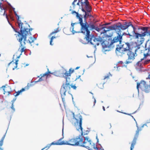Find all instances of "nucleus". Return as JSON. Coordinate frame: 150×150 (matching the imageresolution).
<instances>
[{"label": "nucleus", "mask_w": 150, "mask_h": 150, "mask_svg": "<svg viewBox=\"0 0 150 150\" xmlns=\"http://www.w3.org/2000/svg\"><path fill=\"white\" fill-rule=\"evenodd\" d=\"M96 139H97V142H98V139L97 138V137H96Z\"/></svg>", "instance_id": "nucleus-60"}, {"label": "nucleus", "mask_w": 150, "mask_h": 150, "mask_svg": "<svg viewBox=\"0 0 150 150\" xmlns=\"http://www.w3.org/2000/svg\"><path fill=\"white\" fill-rule=\"evenodd\" d=\"M93 98L94 100L93 106H94L95 105V104L96 103V100L95 98L94 97V96H93Z\"/></svg>", "instance_id": "nucleus-41"}, {"label": "nucleus", "mask_w": 150, "mask_h": 150, "mask_svg": "<svg viewBox=\"0 0 150 150\" xmlns=\"http://www.w3.org/2000/svg\"><path fill=\"white\" fill-rule=\"evenodd\" d=\"M120 63L122 64L123 63V62L122 61H119V62H118L117 63L116 66L117 70H118V68L119 67V66H118L117 65Z\"/></svg>", "instance_id": "nucleus-31"}, {"label": "nucleus", "mask_w": 150, "mask_h": 150, "mask_svg": "<svg viewBox=\"0 0 150 150\" xmlns=\"http://www.w3.org/2000/svg\"><path fill=\"white\" fill-rule=\"evenodd\" d=\"M66 81L65 83H63L62 86L63 88H64L66 91L69 90L70 89V78L69 77H66Z\"/></svg>", "instance_id": "nucleus-13"}, {"label": "nucleus", "mask_w": 150, "mask_h": 150, "mask_svg": "<svg viewBox=\"0 0 150 150\" xmlns=\"http://www.w3.org/2000/svg\"><path fill=\"white\" fill-rule=\"evenodd\" d=\"M71 87L72 88H73L74 89H76V87L75 85L74 86H71Z\"/></svg>", "instance_id": "nucleus-45"}, {"label": "nucleus", "mask_w": 150, "mask_h": 150, "mask_svg": "<svg viewBox=\"0 0 150 150\" xmlns=\"http://www.w3.org/2000/svg\"><path fill=\"white\" fill-rule=\"evenodd\" d=\"M127 55L128 56V59L125 62L126 64H129L132 62L130 60H133L135 59V55L134 53L129 50L128 51Z\"/></svg>", "instance_id": "nucleus-12"}, {"label": "nucleus", "mask_w": 150, "mask_h": 150, "mask_svg": "<svg viewBox=\"0 0 150 150\" xmlns=\"http://www.w3.org/2000/svg\"><path fill=\"white\" fill-rule=\"evenodd\" d=\"M145 125H146V124H144L141 127V128L142 129L144 127V126Z\"/></svg>", "instance_id": "nucleus-51"}, {"label": "nucleus", "mask_w": 150, "mask_h": 150, "mask_svg": "<svg viewBox=\"0 0 150 150\" xmlns=\"http://www.w3.org/2000/svg\"><path fill=\"white\" fill-rule=\"evenodd\" d=\"M150 29H148L146 31V34L145 35V36H150V28H149Z\"/></svg>", "instance_id": "nucleus-29"}, {"label": "nucleus", "mask_w": 150, "mask_h": 150, "mask_svg": "<svg viewBox=\"0 0 150 150\" xmlns=\"http://www.w3.org/2000/svg\"><path fill=\"white\" fill-rule=\"evenodd\" d=\"M132 25V23L130 22H125L122 24L119 22L116 24H114V26L112 28L116 32H120L121 30H122L127 29L128 28Z\"/></svg>", "instance_id": "nucleus-6"}, {"label": "nucleus", "mask_w": 150, "mask_h": 150, "mask_svg": "<svg viewBox=\"0 0 150 150\" xmlns=\"http://www.w3.org/2000/svg\"><path fill=\"white\" fill-rule=\"evenodd\" d=\"M6 18L9 23L11 26L14 31L18 33V37L19 42L20 43V47H22L23 45L25 44V41L26 40V37L29 36L31 35V34L30 31L33 30L32 28H25L23 27V24H21L20 26H18L20 29V32L17 31V29L15 28L14 27L11 25L10 22L9 21L8 18L7 14H6Z\"/></svg>", "instance_id": "nucleus-2"}, {"label": "nucleus", "mask_w": 150, "mask_h": 150, "mask_svg": "<svg viewBox=\"0 0 150 150\" xmlns=\"http://www.w3.org/2000/svg\"><path fill=\"white\" fill-rule=\"evenodd\" d=\"M128 35L129 36V38H132L133 37V35H131L129 33H123L122 34V35H122V36L123 35Z\"/></svg>", "instance_id": "nucleus-26"}, {"label": "nucleus", "mask_w": 150, "mask_h": 150, "mask_svg": "<svg viewBox=\"0 0 150 150\" xmlns=\"http://www.w3.org/2000/svg\"><path fill=\"white\" fill-rule=\"evenodd\" d=\"M144 57L143 58H142L141 59L140 61H139L137 62L136 64L137 66L136 67L137 70L138 71H140L141 70V66L142 65L141 62L145 58H146L147 56L149 55L148 53L146 54H144Z\"/></svg>", "instance_id": "nucleus-14"}, {"label": "nucleus", "mask_w": 150, "mask_h": 150, "mask_svg": "<svg viewBox=\"0 0 150 150\" xmlns=\"http://www.w3.org/2000/svg\"><path fill=\"white\" fill-rule=\"evenodd\" d=\"M42 80H43V79H42V78L41 77V78H40L38 81H35V82L37 83V82H39V81H41Z\"/></svg>", "instance_id": "nucleus-43"}, {"label": "nucleus", "mask_w": 150, "mask_h": 150, "mask_svg": "<svg viewBox=\"0 0 150 150\" xmlns=\"http://www.w3.org/2000/svg\"><path fill=\"white\" fill-rule=\"evenodd\" d=\"M150 123V119H149L146 122V123Z\"/></svg>", "instance_id": "nucleus-54"}, {"label": "nucleus", "mask_w": 150, "mask_h": 150, "mask_svg": "<svg viewBox=\"0 0 150 150\" xmlns=\"http://www.w3.org/2000/svg\"><path fill=\"white\" fill-rule=\"evenodd\" d=\"M89 131L88 130H87L85 132H83V135H86L88 133Z\"/></svg>", "instance_id": "nucleus-47"}, {"label": "nucleus", "mask_w": 150, "mask_h": 150, "mask_svg": "<svg viewBox=\"0 0 150 150\" xmlns=\"http://www.w3.org/2000/svg\"><path fill=\"white\" fill-rule=\"evenodd\" d=\"M25 51V50L24 49V48L23 47L21 48V50H20V51L22 53L23 52H24Z\"/></svg>", "instance_id": "nucleus-42"}, {"label": "nucleus", "mask_w": 150, "mask_h": 150, "mask_svg": "<svg viewBox=\"0 0 150 150\" xmlns=\"http://www.w3.org/2000/svg\"><path fill=\"white\" fill-rule=\"evenodd\" d=\"M117 35L115 36L112 40L110 37L106 39V40L102 43L101 45L103 49L105 48L113 47L114 46V43L119 42L120 45L121 44L122 40V35L120 32H116Z\"/></svg>", "instance_id": "nucleus-5"}, {"label": "nucleus", "mask_w": 150, "mask_h": 150, "mask_svg": "<svg viewBox=\"0 0 150 150\" xmlns=\"http://www.w3.org/2000/svg\"><path fill=\"white\" fill-rule=\"evenodd\" d=\"M73 14H75L77 18L79 19V23L81 26V31L76 32L78 33H82L86 35L85 38H87L88 39V37H89L90 35V30H91V28H94L93 23H88L87 22L86 23H83L82 19L83 16L81 14H79L78 12L76 11H73L71 13Z\"/></svg>", "instance_id": "nucleus-3"}, {"label": "nucleus", "mask_w": 150, "mask_h": 150, "mask_svg": "<svg viewBox=\"0 0 150 150\" xmlns=\"http://www.w3.org/2000/svg\"><path fill=\"white\" fill-rule=\"evenodd\" d=\"M64 75L65 76L64 78L66 79V77H67V76H71V73H69L68 71H66V72L64 73Z\"/></svg>", "instance_id": "nucleus-25"}, {"label": "nucleus", "mask_w": 150, "mask_h": 150, "mask_svg": "<svg viewBox=\"0 0 150 150\" xmlns=\"http://www.w3.org/2000/svg\"><path fill=\"white\" fill-rule=\"evenodd\" d=\"M133 29V31L132 32L133 37H134L135 39H138L137 42L139 45L137 46V49L140 48V46L142 45L144 42L145 39L144 37L145 36L146 31L149 27L147 26L143 27L141 26L138 28V30H141V33H139L137 32L136 31V28L132 24L131 25Z\"/></svg>", "instance_id": "nucleus-4"}, {"label": "nucleus", "mask_w": 150, "mask_h": 150, "mask_svg": "<svg viewBox=\"0 0 150 150\" xmlns=\"http://www.w3.org/2000/svg\"><path fill=\"white\" fill-rule=\"evenodd\" d=\"M5 86H2V87L1 88H0V89L1 88H3V90L4 91V94L5 93V89L4 88L5 87Z\"/></svg>", "instance_id": "nucleus-48"}, {"label": "nucleus", "mask_w": 150, "mask_h": 150, "mask_svg": "<svg viewBox=\"0 0 150 150\" xmlns=\"http://www.w3.org/2000/svg\"><path fill=\"white\" fill-rule=\"evenodd\" d=\"M123 113L125 114H126V115H131L130 114H128V113Z\"/></svg>", "instance_id": "nucleus-58"}, {"label": "nucleus", "mask_w": 150, "mask_h": 150, "mask_svg": "<svg viewBox=\"0 0 150 150\" xmlns=\"http://www.w3.org/2000/svg\"><path fill=\"white\" fill-rule=\"evenodd\" d=\"M16 99V98H14L12 100L11 102H12V104H14V102L15 101Z\"/></svg>", "instance_id": "nucleus-46"}, {"label": "nucleus", "mask_w": 150, "mask_h": 150, "mask_svg": "<svg viewBox=\"0 0 150 150\" xmlns=\"http://www.w3.org/2000/svg\"><path fill=\"white\" fill-rule=\"evenodd\" d=\"M85 39L88 41V42H90L91 45H94L95 48L96 47V45H99V42L101 43V44L104 41L102 38L100 37L96 38L93 34H91L89 37H88V39L87 38Z\"/></svg>", "instance_id": "nucleus-7"}, {"label": "nucleus", "mask_w": 150, "mask_h": 150, "mask_svg": "<svg viewBox=\"0 0 150 150\" xmlns=\"http://www.w3.org/2000/svg\"><path fill=\"white\" fill-rule=\"evenodd\" d=\"M21 54H21H21H20V55H19V56H18V57H17V58H19L20 57V56H21Z\"/></svg>", "instance_id": "nucleus-57"}, {"label": "nucleus", "mask_w": 150, "mask_h": 150, "mask_svg": "<svg viewBox=\"0 0 150 150\" xmlns=\"http://www.w3.org/2000/svg\"><path fill=\"white\" fill-rule=\"evenodd\" d=\"M79 1H81V10L83 12H91L92 8L88 0H79Z\"/></svg>", "instance_id": "nucleus-9"}, {"label": "nucleus", "mask_w": 150, "mask_h": 150, "mask_svg": "<svg viewBox=\"0 0 150 150\" xmlns=\"http://www.w3.org/2000/svg\"><path fill=\"white\" fill-rule=\"evenodd\" d=\"M136 124H137V125H136L137 127V130L136 131V133H137V132L138 130H139V132L140 131H141V130H142V129L141 128V127L139 128V127H138V125H137V122H136Z\"/></svg>", "instance_id": "nucleus-34"}, {"label": "nucleus", "mask_w": 150, "mask_h": 150, "mask_svg": "<svg viewBox=\"0 0 150 150\" xmlns=\"http://www.w3.org/2000/svg\"><path fill=\"white\" fill-rule=\"evenodd\" d=\"M63 137L60 139L57 142H54L51 143V145H64V141H62Z\"/></svg>", "instance_id": "nucleus-17"}, {"label": "nucleus", "mask_w": 150, "mask_h": 150, "mask_svg": "<svg viewBox=\"0 0 150 150\" xmlns=\"http://www.w3.org/2000/svg\"><path fill=\"white\" fill-rule=\"evenodd\" d=\"M110 76H111V74L109 73L107 75L105 76V78L104 79H108L109 78V77Z\"/></svg>", "instance_id": "nucleus-32"}, {"label": "nucleus", "mask_w": 150, "mask_h": 150, "mask_svg": "<svg viewBox=\"0 0 150 150\" xmlns=\"http://www.w3.org/2000/svg\"><path fill=\"white\" fill-rule=\"evenodd\" d=\"M148 77L150 79V74L149 75Z\"/></svg>", "instance_id": "nucleus-64"}, {"label": "nucleus", "mask_w": 150, "mask_h": 150, "mask_svg": "<svg viewBox=\"0 0 150 150\" xmlns=\"http://www.w3.org/2000/svg\"><path fill=\"white\" fill-rule=\"evenodd\" d=\"M80 41L83 44H86V42H83V40H80Z\"/></svg>", "instance_id": "nucleus-49"}, {"label": "nucleus", "mask_w": 150, "mask_h": 150, "mask_svg": "<svg viewBox=\"0 0 150 150\" xmlns=\"http://www.w3.org/2000/svg\"><path fill=\"white\" fill-rule=\"evenodd\" d=\"M81 3V1H79H79H78V3H77V5H79V3Z\"/></svg>", "instance_id": "nucleus-53"}, {"label": "nucleus", "mask_w": 150, "mask_h": 150, "mask_svg": "<svg viewBox=\"0 0 150 150\" xmlns=\"http://www.w3.org/2000/svg\"><path fill=\"white\" fill-rule=\"evenodd\" d=\"M79 120L75 118L76 120V123L77 125L79 124L78 127H76L77 130H79L80 129L81 131V135L77 136L75 139H72L69 140L68 141H64V145H68L74 146H80L83 147H85L89 150H92L90 149V146H91V140L89 139L88 137H84V141H83V128L82 127V116L80 115L79 116Z\"/></svg>", "instance_id": "nucleus-1"}, {"label": "nucleus", "mask_w": 150, "mask_h": 150, "mask_svg": "<svg viewBox=\"0 0 150 150\" xmlns=\"http://www.w3.org/2000/svg\"><path fill=\"white\" fill-rule=\"evenodd\" d=\"M80 77H81V76H80V75L78 76V77H77L76 79H79V78H80Z\"/></svg>", "instance_id": "nucleus-55"}, {"label": "nucleus", "mask_w": 150, "mask_h": 150, "mask_svg": "<svg viewBox=\"0 0 150 150\" xmlns=\"http://www.w3.org/2000/svg\"><path fill=\"white\" fill-rule=\"evenodd\" d=\"M18 60H16V62H15V63L16 64V66L13 69V70H14L17 67V64H18Z\"/></svg>", "instance_id": "nucleus-33"}, {"label": "nucleus", "mask_w": 150, "mask_h": 150, "mask_svg": "<svg viewBox=\"0 0 150 150\" xmlns=\"http://www.w3.org/2000/svg\"><path fill=\"white\" fill-rule=\"evenodd\" d=\"M103 108L104 111L105 110V108L103 106Z\"/></svg>", "instance_id": "nucleus-59"}, {"label": "nucleus", "mask_w": 150, "mask_h": 150, "mask_svg": "<svg viewBox=\"0 0 150 150\" xmlns=\"http://www.w3.org/2000/svg\"><path fill=\"white\" fill-rule=\"evenodd\" d=\"M74 27H71L70 28V30L72 32L73 34H74L75 33H77L74 30Z\"/></svg>", "instance_id": "nucleus-35"}, {"label": "nucleus", "mask_w": 150, "mask_h": 150, "mask_svg": "<svg viewBox=\"0 0 150 150\" xmlns=\"http://www.w3.org/2000/svg\"><path fill=\"white\" fill-rule=\"evenodd\" d=\"M51 144H48L47 146H45V148H44V149L45 148H47V149H46L45 150H47V149H48L50 147V146H51Z\"/></svg>", "instance_id": "nucleus-37"}, {"label": "nucleus", "mask_w": 150, "mask_h": 150, "mask_svg": "<svg viewBox=\"0 0 150 150\" xmlns=\"http://www.w3.org/2000/svg\"><path fill=\"white\" fill-rule=\"evenodd\" d=\"M11 108L13 110V111H15V109L14 108V105L13 104H12L11 106Z\"/></svg>", "instance_id": "nucleus-38"}, {"label": "nucleus", "mask_w": 150, "mask_h": 150, "mask_svg": "<svg viewBox=\"0 0 150 150\" xmlns=\"http://www.w3.org/2000/svg\"><path fill=\"white\" fill-rule=\"evenodd\" d=\"M148 51L150 53V45H149V47H148Z\"/></svg>", "instance_id": "nucleus-52"}, {"label": "nucleus", "mask_w": 150, "mask_h": 150, "mask_svg": "<svg viewBox=\"0 0 150 150\" xmlns=\"http://www.w3.org/2000/svg\"><path fill=\"white\" fill-rule=\"evenodd\" d=\"M27 88V89H28V86H26L25 87V89H26Z\"/></svg>", "instance_id": "nucleus-61"}, {"label": "nucleus", "mask_w": 150, "mask_h": 150, "mask_svg": "<svg viewBox=\"0 0 150 150\" xmlns=\"http://www.w3.org/2000/svg\"><path fill=\"white\" fill-rule=\"evenodd\" d=\"M74 1L72 3V5L74 6Z\"/></svg>", "instance_id": "nucleus-62"}, {"label": "nucleus", "mask_w": 150, "mask_h": 150, "mask_svg": "<svg viewBox=\"0 0 150 150\" xmlns=\"http://www.w3.org/2000/svg\"><path fill=\"white\" fill-rule=\"evenodd\" d=\"M69 73H71H71H72L74 71V70L72 69L71 68L69 70Z\"/></svg>", "instance_id": "nucleus-39"}, {"label": "nucleus", "mask_w": 150, "mask_h": 150, "mask_svg": "<svg viewBox=\"0 0 150 150\" xmlns=\"http://www.w3.org/2000/svg\"><path fill=\"white\" fill-rule=\"evenodd\" d=\"M88 18V17L86 16V14L85 13V14L83 16V18H84V21L83 23H86V22H87L86 21V19Z\"/></svg>", "instance_id": "nucleus-27"}, {"label": "nucleus", "mask_w": 150, "mask_h": 150, "mask_svg": "<svg viewBox=\"0 0 150 150\" xmlns=\"http://www.w3.org/2000/svg\"><path fill=\"white\" fill-rule=\"evenodd\" d=\"M50 73V72L49 71L47 73H46L44 74L43 75V76H48V75Z\"/></svg>", "instance_id": "nucleus-40"}, {"label": "nucleus", "mask_w": 150, "mask_h": 150, "mask_svg": "<svg viewBox=\"0 0 150 150\" xmlns=\"http://www.w3.org/2000/svg\"><path fill=\"white\" fill-rule=\"evenodd\" d=\"M80 67H77L76 69H75L76 70H77V69H78Z\"/></svg>", "instance_id": "nucleus-56"}, {"label": "nucleus", "mask_w": 150, "mask_h": 150, "mask_svg": "<svg viewBox=\"0 0 150 150\" xmlns=\"http://www.w3.org/2000/svg\"><path fill=\"white\" fill-rule=\"evenodd\" d=\"M8 5L11 7L13 10L16 16L17 17V19L18 21L17 23L18 24V26H20L21 24H23V23L21 22V21L19 20V16H18L16 12V11L14 10L15 8H13L12 6L10 4L8 3Z\"/></svg>", "instance_id": "nucleus-15"}, {"label": "nucleus", "mask_w": 150, "mask_h": 150, "mask_svg": "<svg viewBox=\"0 0 150 150\" xmlns=\"http://www.w3.org/2000/svg\"><path fill=\"white\" fill-rule=\"evenodd\" d=\"M77 0H74V2H76L77 1Z\"/></svg>", "instance_id": "nucleus-63"}, {"label": "nucleus", "mask_w": 150, "mask_h": 150, "mask_svg": "<svg viewBox=\"0 0 150 150\" xmlns=\"http://www.w3.org/2000/svg\"><path fill=\"white\" fill-rule=\"evenodd\" d=\"M6 134H4L3 137L2 138L1 140L0 141V150H3L2 148H1V146L3 145L4 140Z\"/></svg>", "instance_id": "nucleus-20"}, {"label": "nucleus", "mask_w": 150, "mask_h": 150, "mask_svg": "<svg viewBox=\"0 0 150 150\" xmlns=\"http://www.w3.org/2000/svg\"><path fill=\"white\" fill-rule=\"evenodd\" d=\"M56 38V37H54V36H52L51 38V39H50V44L51 45H53V44H52V42L53 41V40L54 39V38Z\"/></svg>", "instance_id": "nucleus-30"}, {"label": "nucleus", "mask_w": 150, "mask_h": 150, "mask_svg": "<svg viewBox=\"0 0 150 150\" xmlns=\"http://www.w3.org/2000/svg\"><path fill=\"white\" fill-rule=\"evenodd\" d=\"M139 135V130H138L137 132L135 134L134 136V137L132 141V144L135 145L136 144V141L137 139V138L138 137Z\"/></svg>", "instance_id": "nucleus-18"}, {"label": "nucleus", "mask_w": 150, "mask_h": 150, "mask_svg": "<svg viewBox=\"0 0 150 150\" xmlns=\"http://www.w3.org/2000/svg\"><path fill=\"white\" fill-rule=\"evenodd\" d=\"M134 145L131 144V148H130V150H132L134 147Z\"/></svg>", "instance_id": "nucleus-44"}, {"label": "nucleus", "mask_w": 150, "mask_h": 150, "mask_svg": "<svg viewBox=\"0 0 150 150\" xmlns=\"http://www.w3.org/2000/svg\"><path fill=\"white\" fill-rule=\"evenodd\" d=\"M76 23H72L71 24V27H74V25Z\"/></svg>", "instance_id": "nucleus-50"}, {"label": "nucleus", "mask_w": 150, "mask_h": 150, "mask_svg": "<svg viewBox=\"0 0 150 150\" xmlns=\"http://www.w3.org/2000/svg\"><path fill=\"white\" fill-rule=\"evenodd\" d=\"M110 23H106L102 25V31L100 32L101 34H104L106 33L107 31H109L110 30H114L112 28L114 26V24L112 25L107 26V25L110 24Z\"/></svg>", "instance_id": "nucleus-11"}, {"label": "nucleus", "mask_w": 150, "mask_h": 150, "mask_svg": "<svg viewBox=\"0 0 150 150\" xmlns=\"http://www.w3.org/2000/svg\"><path fill=\"white\" fill-rule=\"evenodd\" d=\"M67 91L65 89H64V88H63L61 87L60 91V93L63 102L64 101V97L66 96L65 93Z\"/></svg>", "instance_id": "nucleus-16"}, {"label": "nucleus", "mask_w": 150, "mask_h": 150, "mask_svg": "<svg viewBox=\"0 0 150 150\" xmlns=\"http://www.w3.org/2000/svg\"><path fill=\"white\" fill-rule=\"evenodd\" d=\"M150 62V59L149 60H147L146 61H145L144 62V64H147L148 63H149Z\"/></svg>", "instance_id": "nucleus-36"}, {"label": "nucleus", "mask_w": 150, "mask_h": 150, "mask_svg": "<svg viewBox=\"0 0 150 150\" xmlns=\"http://www.w3.org/2000/svg\"><path fill=\"white\" fill-rule=\"evenodd\" d=\"M84 12L86 14V16L88 17H93L92 16L90 13L91 12H88L86 11L85 12Z\"/></svg>", "instance_id": "nucleus-28"}, {"label": "nucleus", "mask_w": 150, "mask_h": 150, "mask_svg": "<svg viewBox=\"0 0 150 150\" xmlns=\"http://www.w3.org/2000/svg\"><path fill=\"white\" fill-rule=\"evenodd\" d=\"M130 45L128 42L125 43L122 45H120L119 47L116 48V51L122 53V52L129 50Z\"/></svg>", "instance_id": "nucleus-10"}, {"label": "nucleus", "mask_w": 150, "mask_h": 150, "mask_svg": "<svg viewBox=\"0 0 150 150\" xmlns=\"http://www.w3.org/2000/svg\"><path fill=\"white\" fill-rule=\"evenodd\" d=\"M137 87L138 93L139 88L145 92L148 93L150 91V83L148 84L144 81H141L140 83H137Z\"/></svg>", "instance_id": "nucleus-8"}, {"label": "nucleus", "mask_w": 150, "mask_h": 150, "mask_svg": "<svg viewBox=\"0 0 150 150\" xmlns=\"http://www.w3.org/2000/svg\"><path fill=\"white\" fill-rule=\"evenodd\" d=\"M59 31V30H58V28L56 29L54 31L52 32L49 35V37H50L54 33H56Z\"/></svg>", "instance_id": "nucleus-24"}, {"label": "nucleus", "mask_w": 150, "mask_h": 150, "mask_svg": "<svg viewBox=\"0 0 150 150\" xmlns=\"http://www.w3.org/2000/svg\"><path fill=\"white\" fill-rule=\"evenodd\" d=\"M25 91V88H22L21 90L20 91H18L17 92H16L17 93L15 95V93L13 94V95L15 96H16L19 95L21 93H22L23 91Z\"/></svg>", "instance_id": "nucleus-23"}, {"label": "nucleus", "mask_w": 150, "mask_h": 150, "mask_svg": "<svg viewBox=\"0 0 150 150\" xmlns=\"http://www.w3.org/2000/svg\"><path fill=\"white\" fill-rule=\"evenodd\" d=\"M36 39V38L34 37V36L33 37H30L29 38V39L27 40H26L27 42L31 44Z\"/></svg>", "instance_id": "nucleus-19"}, {"label": "nucleus", "mask_w": 150, "mask_h": 150, "mask_svg": "<svg viewBox=\"0 0 150 150\" xmlns=\"http://www.w3.org/2000/svg\"><path fill=\"white\" fill-rule=\"evenodd\" d=\"M91 146H90V149H91L92 150H93L92 148L93 147L94 149H96V150H99V149L96 146L94 143H92L91 141Z\"/></svg>", "instance_id": "nucleus-22"}, {"label": "nucleus", "mask_w": 150, "mask_h": 150, "mask_svg": "<svg viewBox=\"0 0 150 150\" xmlns=\"http://www.w3.org/2000/svg\"><path fill=\"white\" fill-rule=\"evenodd\" d=\"M93 25L94 26L93 27L94 28H91V30H95L98 32H100L102 31V26L100 28H99L95 26L93 24Z\"/></svg>", "instance_id": "nucleus-21"}]
</instances>
